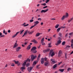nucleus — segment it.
I'll return each mask as SVG.
<instances>
[{"mask_svg": "<svg viewBox=\"0 0 73 73\" xmlns=\"http://www.w3.org/2000/svg\"><path fill=\"white\" fill-rule=\"evenodd\" d=\"M53 52V50H51L50 52V54H51V56L53 57L54 56L55 54Z\"/></svg>", "mask_w": 73, "mask_h": 73, "instance_id": "f257e3e1", "label": "nucleus"}, {"mask_svg": "<svg viewBox=\"0 0 73 73\" xmlns=\"http://www.w3.org/2000/svg\"><path fill=\"white\" fill-rule=\"evenodd\" d=\"M68 16V13H66V15H64L61 18V20L62 21L64 20Z\"/></svg>", "mask_w": 73, "mask_h": 73, "instance_id": "f03ea898", "label": "nucleus"}, {"mask_svg": "<svg viewBox=\"0 0 73 73\" xmlns=\"http://www.w3.org/2000/svg\"><path fill=\"white\" fill-rule=\"evenodd\" d=\"M59 40H58L57 42V43L56 44V45L57 46H58V45L60 44L61 42V41L60 40H61V38H59Z\"/></svg>", "mask_w": 73, "mask_h": 73, "instance_id": "7ed1b4c3", "label": "nucleus"}, {"mask_svg": "<svg viewBox=\"0 0 73 73\" xmlns=\"http://www.w3.org/2000/svg\"><path fill=\"white\" fill-rule=\"evenodd\" d=\"M31 61H33L34 59H35L36 58V57H37V56H34V55H31Z\"/></svg>", "mask_w": 73, "mask_h": 73, "instance_id": "20e7f679", "label": "nucleus"}, {"mask_svg": "<svg viewBox=\"0 0 73 73\" xmlns=\"http://www.w3.org/2000/svg\"><path fill=\"white\" fill-rule=\"evenodd\" d=\"M44 64L46 66H48L49 64V61H48V62H44Z\"/></svg>", "mask_w": 73, "mask_h": 73, "instance_id": "39448f33", "label": "nucleus"}, {"mask_svg": "<svg viewBox=\"0 0 73 73\" xmlns=\"http://www.w3.org/2000/svg\"><path fill=\"white\" fill-rule=\"evenodd\" d=\"M33 68V67H28L27 68V70L29 71V72H31V70H32V69Z\"/></svg>", "mask_w": 73, "mask_h": 73, "instance_id": "423d86ee", "label": "nucleus"}, {"mask_svg": "<svg viewBox=\"0 0 73 73\" xmlns=\"http://www.w3.org/2000/svg\"><path fill=\"white\" fill-rule=\"evenodd\" d=\"M48 11H49V9H47L45 10H42L41 11V13H45V12H46Z\"/></svg>", "mask_w": 73, "mask_h": 73, "instance_id": "0eeeda50", "label": "nucleus"}, {"mask_svg": "<svg viewBox=\"0 0 73 73\" xmlns=\"http://www.w3.org/2000/svg\"><path fill=\"white\" fill-rule=\"evenodd\" d=\"M40 62L42 64H44V58H42L40 60Z\"/></svg>", "mask_w": 73, "mask_h": 73, "instance_id": "6e6552de", "label": "nucleus"}, {"mask_svg": "<svg viewBox=\"0 0 73 73\" xmlns=\"http://www.w3.org/2000/svg\"><path fill=\"white\" fill-rule=\"evenodd\" d=\"M62 54V51L61 50H60L58 52V57H60L61 56V55Z\"/></svg>", "mask_w": 73, "mask_h": 73, "instance_id": "1a4fd4ad", "label": "nucleus"}, {"mask_svg": "<svg viewBox=\"0 0 73 73\" xmlns=\"http://www.w3.org/2000/svg\"><path fill=\"white\" fill-rule=\"evenodd\" d=\"M44 41V38H43L41 40V43L42 44V45H43V44H44V45H45V43L43 42Z\"/></svg>", "mask_w": 73, "mask_h": 73, "instance_id": "9d476101", "label": "nucleus"}, {"mask_svg": "<svg viewBox=\"0 0 73 73\" xmlns=\"http://www.w3.org/2000/svg\"><path fill=\"white\" fill-rule=\"evenodd\" d=\"M21 49V47H18L16 49V51L18 52H19L20 50Z\"/></svg>", "mask_w": 73, "mask_h": 73, "instance_id": "9b49d317", "label": "nucleus"}, {"mask_svg": "<svg viewBox=\"0 0 73 73\" xmlns=\"http://www.w3.org/2000/svg\"><path fill=\"white\" fill-rule=\"evenodd\" d=\"M50 60L52 62V64H56V62H55L53 59H51Z\"/></svg>", "mask_w": 73, "mask_h": 73, "instance_id": "f8f14e48", "label": "nucleus"}, {"mask_svg": "<svg viewBox=\"0 0 73 73\" xmlns=\"http://www.w3.org/2000/svg\"><path fill=\"white\" fill-rule=\"evenodd\" d=\"M36 49H37V48L35 46H33V47L31 49V51H32L33 50H36Z\"/></svg>", "mask_w": 73, "mask_h": 73, "instance_id": "ddd939ff", "label": "nucleus"}, {"mask_svg": "<svg viewBox=\"0 0 73 73\" xmlns=\"http://www.w3.org/2000/svg\"><path fill=\"white\" fill-rule=\"evenodd\" d=\"M25 24H26V23H25L23 25H23L24 27H27V26H28V25H29V24H27L26 25H25Z\"/></svg>", "mask_w": 73, "mask_h": 73, "instance_id": "4468645a", "label": "nucleus"}, {"mask_svg": "<svg viewBox=\"0 0 73 73\" xmlns=\"http://www.w3.org/2000/svg\"><path fill=\"white\" fill-rule=\"evenodd\" d=\"M25 68L24 67H22L21 68V70L22 72H24V70H25Z\"/></svg>", "mask_w": 73, "mask_h": 73, "instance_id": "2eb2a0df", "label": "nucleus"}, {"mask_svg": "<svg viewBox=\"0 0 73 73\" xmlns=\"http://www.w3.org/2000/svg\"><path fill=\"white\" fill-rule=\"evenodd\" d=\"M32 41V42H34V44L38 43V42H37V41L35 39H33V40Z\"/></svg>", "mask_w": 73, "mask_h": 73, "instance_id": "dca6fc26", "label": "nucleus"}, {"mask_svg": "<svg viewBox=\"0 0 73 73\" xmlns=\"http://www.w3.org/2000/svg\"><path fill=\"white\" fill-rule=\"evenodd\" d=\"M19 32H17V33H16L15 35H13V36L12 38H14V37H16V36H17V34Z\"/></svg>", "mask_w": 73, "mask_h": 73, "instance_id": "f3484780", "label": "nucleus"}, {"mask_svg": "<svg viewBox=\"0 0 73 73\" xmlns=\"http://www.w3.org/2000/svg\"><path fill=\"white\" fill-rule=\"evenodd\" d=\"M18 46V44H17V43H15L14 45V46L13 47V48H15L16 47H17Z\"/></svg>", "mask_w": 73, "mask_h": 73, "instance_id": "a211bd4d", "label": "nucleus"}, {"mask_svg": "<svg viewBox=\"0 0 73 73\" xmlns=\"http://www.w3.org/2000/svg\"><path fill=\"white\" fill-rule=\"evenodd\" d=\"M26 64H27V62L26 61H25L22 64L23 66H25Z\"/></svg>", "mask_w": 73, "mask_h": 73, "instance_id": "6ab92c4d", "label": "nucleus"}, {"mask_svg": "<svg viewBox=\"0 0 73 73\" xmlns=\"http://www.w3.org/2000/svg\"><path fill=\"white\" fill-rule=\"evenodd\" d=\"M31 46L30 45H29L27 48V50H29V49H31Z\"/></svg>", "mask_w": 73, "mask_h": 73, "instance_id": "aec40b11", "label": "nucleus"}, {"mask_svg": "<svg viewBox=\"0 0 73 73\" xmlns=\"http://www.w3.org/2000/svg\"><path fill=\"white\" fill-rule=\"evenodd\" d=\"M44 58V60L45 61H46V62H48V61H49V60H48V59L46 57H45Z\"/></svg>", "mask_w": 73, "mask_h": 73, "instance_id": "412c9836", "label": "nucleus"}, {"mask_svg": "<svg viewBox=\"0 0 73 73\" xmlns=\"http://www.w3.org/2000/svg\"><path fill=\"white\" fill-rule=\"evenodd\" d=\"M27 33H28V32H27V31H26L25 32V33H24V35L22 36V37H24V36H25V35H27Z\"/></svg>", "mask_w": 73, "mask_h": 73, "instance_id": "4be33fe9", "label": "nucleus"}, {"mask_svg": "<svg viewBox=\"0 0 73 73\" xmlns=\"http://www.w3.org/2000/svg\"><path fill=\"white\" fill-rule=\"evenodd\" d=\"M57 64H56L54 65L53 66V69H54V68H56V67H57Z\"/></svg>", "mask_w": 73, "mask_h": 73, "instance_id": "5701e85b", "label": "nucleus"}, {"mask_svg": "<svg viewBox=\"0 0 73 73\" xmlns=\"http://www.w3.org/2000/svg\"><path fill=\"white\" fill-rule=\"evenodd\" d=\"M40 33H37L36 34V37H38V36H40Z\"/></svg>", "mask_w": 73, "mask_h": 73, "instance_id": "b1692460", "label": "nucleus"}, {"mask_svg": "<svg viewBox=\"0 0 73 73\" xmlns=\"http://www.w3.org/2000/svg\"><path fill=\"white\" fill-rule=\"evenodd\" d=\"M72 20L73 18H71L70 19L68 20V23H70V21H72Z\"/></svg>", "mask_w": 73, "mask_h": 73, "instance_id": "393cba45", "label": "nucleus"}, {"mask_svg": "<svg viewBox=\"0 0 73 73\" xmlns=\"http://www.w3.org/2000/svg\"><path fill=\"white\" fill-rule=\"evenodd\" d=\"M24 30L21 31H20V35H21V34H22V33H23V32H24Z\"/></svg>", "mask_w": 73, "mask_h": 73, "instance_id": "a878e982", "label": "nucleus"}, {"mask_svg": "<svg viewBox=\"0 0 73 73\" xmlns=\"http://www.w3.org/2000/svg\"><path fill=\"white\" fill-rule=\"evenodd\" d=\"M59 71L61 72H63L64 71V69H60L59 70Z\"/></svg>", "mask_w": 73, "mask_h": 73, "instance_id": "bb28decb", "label": "nucleus"}, {"mask_svg": "<svg viewBox=\"0 0 73 73\" xmlns=\"http://www.w3.org/2000/svg\"><path fill=\"white\" fill-rule=\"evenodd\" d=\"M13 61H14V62H15V64H17L19 63L18 61H16L15 60H13Z\"/></svg>", "mask_w": 73, "mask_h": 73, "instance_id": "cd10ccee", "label": "nucleus"}, {"mask_svg": "<svg viewBox=\"0 0 73 73\" xmlns=\"http://www.w3.org/2000/svg\"><path fill=\"white\" fill-rule=\"evenodd\" d=\"M45 0H46V1L45 2L46 3H48V2L50 0H43L42 1H45Z\"/></svg>", "mask_w": 73, "mask_h": 73, "instance_id": "c85d7f7f", "label": "nucleus"}, {"mask_svg": "<svg viewBox=\"0 0 73 73\" xmlns=\"http://www.w3.org/2000/svg\"><path fill=\"white\" fill-rule=\"evenodd\" d=\"M34 23L35 24H36V25H37V24H38V23H39V22H38L37 21H35L34 22Z\"/></svg>", "mask_w": 73, "mask_h": 73, "instance_id": "c756f323", "label": "nucleus"}, {"mask_svg": "<svg viewBox=\"0 0 73 73\" xmlns=\"http://www.w3.org/2000/svg\"><path fill=\"white\" fill-rule=\"evenodd\" d=\"M50 45H51V43H48L49 48H51L52 47V46H50Z\"/></svg>", "mask_w": 73, "mask_h": 73, "instance_id": "7c9ffc66", "label": "nucleus"}, {"mask_svg": "<svg viewBox=\"0 0 73 73\" xmlns=\"http://www.w3.org/2000/svg\"><path fill=\"white\" fill-rule=\"evenodd\" d=\"M30 65V64L29 63H27L26 64V67H28V66H29V65Z\"/></svg>", "mask_w": 73, "mask_h": 73, "instance_id": "2f4dec72", "label": "nucleus"}, {"mask_svg": "<svg viewBox=\"0 0 73 73\" xmlns=\"http://www.w3.org/2000/svg\"><path fill=\"white\" fill-rule=\"evenodd\" d=\"M61 29V28H58L57 29V32H59V31H60V30Z\"/></svg>", "mask_w": 73, "mask_h": 73, "instance_id": "473e14b6", "label": "nucleus"}, {"mask_svg": "<svg viewBox=\"0 0 73 73\" xmlns=\"http://www.w3.org/2000/svg\"><path fill=\"white\" fill-rule=\"evenodd\" d=\"M46 5V3H42L41 4V5H43V6H45Z\"/></svg>", "mask_w": 73, "mask_h": 73, "instance_id": "72a5a7b5", "label": "nucleus"}, {"mask_svg": "<svg viewBox=\"0 0 73 73\" xmlns=\"http://www.w3.org/2000/svg\"><path fill=\"white\" fill-rule=\"evenodd\" d=\"M58 27H59V25H57L55 26V28H58Z\"/></svg>", "mask_w": 73, "mask_h": 73, "instance_id": "f704fd0d", "label": "nucleus"}, {"mask_svg": "<svg viewBox=\"0 0 73 73\" xmlns=\"http://www.w3.org/2000/svg\"><path fill=\"white\" fill-rule=\"evenodd\" d=\"M37 62H36V61H34V62H33V65H36L37 64Z\"/></svg>", "mask_w": 73, "mask_h": 73, "instance_id": "c9c22d12", "label": "nucleus"}, {"mask_svg": "<svg viewBox=\"0 0 73 73\" xmlns=\"http://www.w3.org/2000/svg\"><path fill=\"white\" fill-rule=\"evenodd\" d=\"M40 54H39L38 55V58H37V60H39V58H40Z\"/></svg>", "mask_w": 73, "mask_h": 73, "instance_id": "e433bc0d", "label": "nucleus"}, {"mask_svg": "<svg viewBox=\"0 0 73 73\" xmlns=\"http://www.w3.org/2000/svg\"><path fill=\"white\" fill-rule=\"evenodd\" d=\"M65 42L64 41L62 43V45H65Z\"/></svg>", "mask_w": 73, "mask_h": 73, "instance_id": "4c0bfd02", "label": "nucleus"}, {"mask_svg": "<svg viewBox=\"0 0 73 73\" xmlns=\"http://www.w3.org/2000/svg\"><path fill=\"white\" fill-rule=\"evenodd\" d=\"M30 61H31V60L29 59H27V60L26 61V62H27V61H28V62H30Z\"/></svg>", "mask_w": 73, "mask_h": 73, "instance_id": "58836bf2", "label": "nucleus"}, {"mask_svg": "<svg viewBox=\"0 0 73 73\" xmlns=\"http://www.w3.org/2000/svg\"><path fill=\"white\" fill-rule=\"evenodd\" d=\"M72 69V68H68L67 69V71H69V70H70Z\"/></svg>", "mask_w": 73, "mask_h": 73, "instance_id": "ea45409f", "label": "nucleus"}, {"mask_svg": "<svg viewBox=\"0 0 73 73\" xmlns=\"http://www.w3.org/2000/svg\"><path fill=\"white\" fill-rule=\"evenodd\" d=\"M46 50V52H49V50H50V49H47Z\"/></svg>", "mask_w": 73, "mask_h": 73, "instance_id": "a19ab883", "label": "nucleus"}, {"mask_svg": "<svg viewBox=\"0 0 73 73\" xmlns=\"http://www.w3.org/2000/svg\"><path fill=\"white\" fill-rule=\"evenodd\" d=\"M5 37V35H1V36H0V38H1V37Z\"/></svg>", "mask_w": 73, "mask_h": 73, "instance_id": "79ce46f5", "label": "nucleus"}, {"mask_svg": "<svg viewBox=\"0 0 73 73\" xmlns=\"http://www.w3.org/2000/svg\"><path fill=\"white\" fill-rule=\"evenodd\" d=\"M22 56V55H19L18 56V58H21Z\"/></svg>", "mask_w": 73, "mask_h": 73, "instance_id": "37998d69", "label": "nucleus"}, {"mask_svg": "<svg viewBox=\"0 0 73 73\" xmlns=\"http://www.w3.org/2000/svg\"><path fill=\"white\" fill-rule=\"evenodd\" d=\"M66 48H70V46L69 45H67L66 46Z\"/></svg>", "mask_w": 73, "mask_h": 73, "instance_id": "c03bdc74", "label": "nucleus"}, {"mask_svg": "<svg viewBox=\"0 0 73 73\" xmlns=\"http://www.w3.org/2000/svg\"><path fill=\"white\" fill-rule=\"evenodd\" d=\"M34 20L33 19H31L30 20V23H32L33 21Z\"/></svg>", "mask_w": 73, "mask_h": 73, "instance_id": "a18cd8bd", "label": "nucleus"}, {"mask_svg": "<svg viewBox=\"0 0 73 73\" xmlns=\"http://www.w3.org/2000/svg\"><path fill=\"white\" fill-rule=\"evenodd\" d=\"M36 52H37V50H35L33 51V53H35Z\"/></svg>", "mask_w": 73, "mask_h": 73, "instance_id": "49530a36", "label": "nucleus"}, {"mask_svg": "<svg viewBox=\"0 0 73 73\" xmlns=\"http://www.w3.org/2000/svg\"><path fill=\"white\" fill-rule=\"evenodd\" d=\"M73 32H72L71 33H70L69 34V35H70V36H71V35H73Z\"/></svg>", "mask_w": 73, "mask_h": 73, "instance_id": "de8ad7c7", "label": "nucleus"}, {"mask_svg": "<svg viewBox=\"0 0 73 73\" xmlns=\"http://www.w3.org/2000/svg\"><path fill=\"white\" fill-rule=\"evenodd\" d=\"M33 33V31H32L30 32V35H32Z\"/></svg>", "mask_w": 73, "mask_h": 73, "instance_id": "09e8293b", "label": "nucleus"}, {"mask_svg": "<svg viewBox=\"0 0 73 73\" xmlns=\"http://www.w3.org/2000/svg\"><path fill=\"white\" fill-rule=\"evenodd\" d=\"M58 35H59V36H61L62 35V34H61V33H59L58 34Z\"/></svg>", "mask_w": 73, "mask_h": 73, "instance_id": "8fccbe9b", "label": "nucleus"}, {"mask_svg": "<svg viewBox=\"0 0 73 73\" xmlns=\"http://www.w3.org/2000/svg\"><path fill=\"white\" fill-rule=\"evenodd\" d=\"M51 20H56V19L55 18H52L51 19Z\"/></svg>", "mask_w": 73, "mask_h": 73, "instance_id": "3c124183", "label": "nucleus"}, {"mask_svg": "<svg viewBox=\"0 0 73 73\" xmlns=\"http://www.w3.org/2000/svg\"><path fill=\"white\" fill-rule=\"evenodd\" d=\"M66 28V27H65V26H64V27L62 26V27H61V28H63V29H64V28Z\"/></svg>", "mask_w": 73, "mask_h": 73, "instance_id": "603ef678", "label": "nucleus"}, {"mask_svg": "<svg viewBox=\"0 0 73 73\" xmlns=\"http://www.w3.org/2000/svg\"><path fill=\"white\" fill-rule=\"evenodd\" d=\"M71 46L72 48H73V43H71Z\"/></svg>", "mask_w": 73, "mask_h": 73, "instance_id": "864d4df0", "label": "nucleus"}, {"mask_svg": "<svg viewBox=\"0 0 73 73\" xmlns=\"http://www.w3.org/2000/svg\"><path fill=\"white\" fill-rule=\"evenodd\" d=\"M43 53H46V50H43Z\"/></svg>", "mask_w": 73, "mask_h": 73, "instance_id": "5fc2aeb1", "label": "nucleus"}, {"mask_svg": "<svg viewBox=\"0 0 73 73\" xmlns=\"http://www.w3.org/2000/svg\"><path fill=\"white\" fill-rule=\"evenodd\" d=\"M33 27H34L33 26L31 27L30 28V29H32L33 28Z\"/></svg>", "mask_w": 73, "mask_h": 73, "instance_id": "6e6d98bb", "label": "nucleus"}, {"mask_svg": "<svg viewBox=\"0 0 73 73\" xmlns=\"http://www.w3.org/2000/svg\"><path fill=\"white\" fill-rule=\"evenodd\" d=\"M38 20H40V21H41V18H39L38 19Z\"/></svg>", "mask_w": 73, "mask_h": 73, "instance_id": "4d7b16f0", "label": "nucleus"}, {"mask_svg": "<svg viewBox=\"0 0 73 73\" xmlns=\"http://www.w3.org/2000/svg\"><path fill=\"white\" fill-rule=\"evenodd\" d=\"M47 7H48V6H45L43 7V9H45V8H47Z\"/></svg>", "mask_w": 73, "mask_h": 73, "instance_id": "13d9d810", "label": "nucleus"}, {"mask_svg": "<svg viewBox=\"0 0 73 73\" xmlns=\"http://www.w3.org/2000/svg\"><path fill=\"white\" fill-rule=\"evenodd\" d=\"M61 63H62V62H60L58 63V65H60L61 64Z\"/></svg>", "mask_w": 73, "mask_h": 73, "instance_id": "bf43d9fd", "label": "nucleus"}, {"mask_svg": "<svg viewBox=\"0 0 73 73\" xmlns=\"http://www.w3.org/2000/svg\"><path fill=\"white\" fill-rule=\"evenodd\" d=\"M71 43L72 44H73V39L71 40Z\"/></svg>", "mask_w": 73, "mask_h": 73, "instance_id": "052dcab7", "label": "nucleus"}, {"mask_svg": "<svg viewBox=\"0 0 73 73\" xmlns=\"http://www.w3.org/2000/svg\"><path fill=\"white\" fill-rule=\"evenodd\" d=\"M68 33H67L65 35V37H67L68 36Z\"/></svg>", "mask_w": 73, "mask_h": 73, "instance_id": "680f3d73", "label": "nucleus"}, {"mask_svg": "<svg viewBox=\"0 0 73 73\" xmlns=\"http://www.w3.org/2000/svg\"><path fill=\"white\" fill-rule=\"evenodd\" d=\"M5 33V29H4L3 31V33Z\"/></svg>", "mask_w": 73, "mask_h": 73, "instance_id": "e2e57ef3", "label": "nucleus"}, {"mask_svg": "<svg viewBox=\"0 0 73 73\" xmlns=\"http://www.w3.org/2000/svg\"><path fill=\"white\" fill-rule=\"evenodd\" d=\"M11 65L12 66H14L15 64H12Z\"/></svg>", "mask_w": 73, "mask_h": 73, "instance_id": "0e129e2a", "label": "nucleus"}, {"mask_svg": "<svg viewBox=\"0 0 73 73\" xmlns=\"http://www.w3.org/2000/svg\"><path fill=\"white\" fill-rule=\"evenodd\" d=\"M8 33H10L11 32V30H9L8 31Z\"/></svg>", "mask_w": 73, "mask_h": 73, "instance_id": "69168bd1", "label": "nucleus"}, {"mask_svg": "<svg viewBox=\"0 0 73 73\" xmlns=\"http://www.w3.org/2000/svg\"><path fill=\"white\" fill-rule=\"evenodd\" d=\"M36 25H37L36 24V23H35L33 26H34V27H35V26H36Z\"/></svg>", "mask_w": 73, "mask_h": 73, "instance_id": "338daca9", "label": "nucleus"}, {"mask_svg": "<svg viewBox=\"0 0 73 73\" xmlns=\"http://www.w3.org/2000/svg\"><path fill=\"white\" fill-rule=\"evenodd\" d=\"M73 51L71 52V53L70 54H73Z\"/></svg>", "mask_w": 73, "mask_h": 73, "instance_id": "774afa93", "label": "nucleus"}]
</instances>
